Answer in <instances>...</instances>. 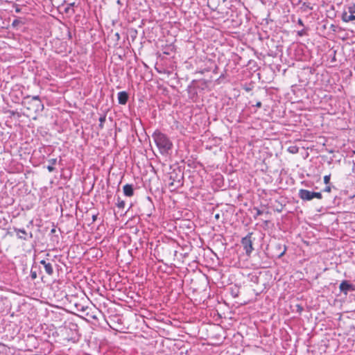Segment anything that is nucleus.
<instances>
[{
	"label": "nucleus",
	"mask_w": 355,
	"mask_h": 355,
	"mask_svg": "<svg viewBox=\"0 0 355 355\" xmlns=\"http://www.w3.org/2000/svg\"><path fill=\"white\" fill-rule=\"evenodd\" d=\"M152 137L159 153L162 155H168L173 147V143L169 138L159 130L155 131Z\"/></svg>",
	"instance_id": "f257e3e1"
},
{
	"label": "nucleus",
	"mask_w": 355,
	"mask_h": 355,
	"mask_svg": "<svg viewBox=\"0 0 355 355\" xmlns=\"http://www.w3.org/2000/svg\"><path fill=\"white\" fill-rule=\"evenodd\" d=\"M252 233H248V235L243 237L241 240V244L243 247V249L245 251L247 255H250L254 248L252 247V241L251 239Z\"/></svg>",
	"instance_id": "f03ea898"
},
{
	"label": "nucleus",
	"mask_w": 355,
	"mask_h": 355,
	"mask_svg": "<svg viewBox=\"0 0 355 355\" xmlns=\"http://www.w3.org/2000/svg\"><path fill=\"white\" fill-rule=\"evenodd\" d=\"M26 101H27V103H36V109L37 110H44V104L42 103L41 99L39 96H28L25 98Z\"/></svg>",
	"instance_id": "7ed1b4c3"
},
{
	"label": "nucleus",
	"mask_w": 355,
	"mask_h": 355,
	"mask_svg": "<svg viewBox=\"0 0 355 355\" xmlns=\"http://www.w3.org/2000/svg\"><path fill=\"white\" fill-rule=\"evenodd\" d=\"M339 288L341 293L347 295L349 291H355V285L350 284L347 280H344L340 283Z\"/></svg>",
	"instance_id": "20e7f679"
},
{
	"label": "nucleus",
	"mask_w": 355,
	"mask_h": 355,
	"mask_svg": "<svg viewBox=\"0 0 355 355\" xmlns=\"http://www.w3.org/2000/svg\"><path fill=\"white\" fill-rule=\"evenodd\" d=\"M312 191L306 190V189H300L299 190V197L303 200H311L313 199V196L311 195Z\"/></svg>",
	"instance_id": "39448f33"
},
{
	"label": "nucleus",
	"mask_w": 355,
	"mask_h": 355,
	"mask_svg": "<svg viewBox=\"0 0 355 355\" xmlns=\"http://www.w3.org/2000/svg\"><path fill=\"white\" fill-rule=\"evenodd\" d=\"M40 264H42L44 268L45 272L49 275L51 276L53 274V268L51 263L46 261L45 260L40 261Z\"/></svg>",
	"instance_id": "423d86ee"
},
{
	"label": "nucleus",
	"mask_w": 355,
	"mask_h": 355,
	"mask_svg": "<svg viewBox=\"0 0 355 355\" xmlns=\"http://www.w3.org/2000/svg\"><path fill=\"white\" fill-rule=\"evenodd\" d=\"M76 309L78 311L82 312L83 313H85L86 316H88L92 319H96V317L95 315H91L87 310L89 309V307L87 306H83L80 304H76Z\"/></svg>",
	"instance_id": "0eeeda50"
},
{
	"label": "nucleus",
	"mask_w": 355,
	"mask_h": 355,
	"mask_svg": "<svg viewBox=\"0 0 355 355\" xmlns=\"http://www.w3.org/2000/svg\"><path fill=\"white\" fill-rule=\"evenodd\" d=\"M14 231L16 232L17 236L18 239L26 241L28 240L27 236L28 233L24 229H19L17 227H14Z\"/></svg>",
	"instance_id": "6e6552de"
},
{
	"label": "nucleus",
	"mask_w": 355,
	"mask_h": 355,
	"mask_svg": "<svg viewBox=\"0 0 355 355\" xmlns=\"http://www.w3.org/2000/svg\"><path fill=\"white\" fill-rule=\"evenodd\" d=\"M128 94L126 92H120L118 93V102L121 105H125L128 100Z\"/></svg>",
	"instance_id": "1a4fd4ad"
},
{
	"label": "nucleus",
	"mask_w": 355,
	"mask_h": 355,
	"mask_svg": "<svg viewBox=\"0 0 355 355\" xmlns=\"http://www.w3.org/2000/svg\"><path fill=\"white\" fill-rule=\"evenodd\" d=\"M275 248L277 250V256L279 258L282 257L286 251V247L281 243H277L275 245Z\"/></svg>",
	"instance_id": "9d476101"
},
{
	"label": "nucleus",
	"mask_w": 355,
	"mask_h": 355,
	"mask_svg": "<svg viewBox=\"0 0 355 355\" xmlns=\"http://www.w3.org/2000/svg\"><path fill=\"white\" fill-rule=\"evenodd\" d=\"M342 20L345 22H349L355 20V14L349 13L347 11H344L342 14Z\"/></svg>",
	"instance_id": "9b49d317"
},
{
	"label": "nucleus",
	"mask_w": 355,
	"mask_h": 355,
	"mask_svg": "<svg viewBox=\"0 0 355 355\" xmlns=\"http://www.w3.org/2000/svg\"><path fill=\"white\" fill-rule=\"evenodd\" d=\"M124 194L128 197H131L134 195V189L132 184H126L123 188Z\"/></svg>",
	"instance_id": "f8f14e48"
},
{
	"label": "nucleus",
	"mask_w": 355,
	"mask_h": 355,
	"mask_svg": "<svg viewBox=\"0 0 355 355\" xmlns=\"http://www.w3.org/2000/svg\"><path fill=\"white\" fill-rule=\"evenodd\" d=\"M49 165L47 166V170L49 171V172H53L55 171V168L53 167V165H55L56 163H57V159L55 158H53V159H49Z\"/></svg>",
	"instance_id": "ddd939ff"
},
{
	"label": "nucleus",
	"mask_w": 355,
	"mask_h": 355,
	"mask_svg": "<svg viewBox=\"0 0 355 355\" xmlns=\"http://www.w3.org/2000/svg\"><path fill=\"white\" fill-rule=\"evenodd\" d=\"M125 201L121 200L120 197L117 198L116 206L119 209H123L125 207Z\"/></svg>",
	"instance_id": "4468645a"
},
{
	"label": "nucleus",
	"mask_w": 355,
	"mask_h": 355,
	"mask_svg": "<svg viewBox=\"0 0 355 355\" xmlns=\"http://www.w3.org/2000/svg\"><path fill=\"white\" fill-rule=\"evenodd\" d=\"M28 105H30L31 106H28L27 107V109L28 110H33L34 112L37 113V112H42V110H37L36 109V103H28Z\"/></svg>",
	"instance_id": "2eb2a0df"
},
{
	"label": "nucleus",
	"mask_w": 355,
	"mask_h": 355,
	"mask_svg": "<svg viewBox=\"0 0 355 355\" xmlns=\"http://www.w3.org/2000/svg\"><path fill=\"white\" fill-rule=\"evenodd\" d=\"M347 12L351 14H355V3H352L347 7Z\"/></svg>",
	"instance_id": "dca6fc26"
},
{
	"label": "nucleus",
	"mask_w": 355,
	"mask_h": 355,
	"mask_svg": "<svg viewBox=\"0 0 355 355\" xmlns=\"http://www.w3.org/2000/svg\"><path fill=\"white\" fill-rule=\"evenodd\" d=\"M105 119H106V116H105V115L101 116L99 118V122H100V123H99V127H100L101 128H103V124H104V123H105Z\"/></svg>",
	"instance_id": "f3484780"
},
{
	"label": "nucleus",
	"mask_w": 355,
	"mask_h": 355,
	"mask_svg": "<svg viewBox=\"0 0 355 355\" xmlns=\"http://www.w3.org/2000/svg\"><path fill=\"white\" fill-rule=\"evenodd\" d=\"M311 195L313 196V199L314 198H318V199H321L322 198V193L320 192L312 191Z\"/></svg>",
	"instance_id": "a211bd4d"
},
{
	"label": "nucleus",
	"mask_w": 355,
	"mask_h": 355,
	"mask_svg": "<svg viewBox=\"0 0 355 355\" xmlns=\"http://www.w3.org/2000/svg\"><path fill=\"white\" fill-rule=\"evenodd\" d=\"M330 178H331V175H324V182L325 184H329L330 183Z\"/></svg>",
	"instance_id": "6ab92c4d"
},
{
	"label": "nucleus",
	"mask_w": 355,
	"mask_h": 355,
	"mask_svg": "<svg viewBox=\"0 0 355 355\" xmlns=\"http://www.w3.org/2000/svg\"><path fill=\"white\" fill-rule=\"evenodd\" d=\"M254 209L256 210V215L254 216V218H257V216H259L263 214V211L257 207H254Z\"/></svg>",
	"instance_id": "aec40b11"
},
{
	"label": "nucleus",
	"mask_w": 355,
	"mask_h": 355,
	"mask_svg": "<svg viewBox=\"0 0 355 355\" xmlns=\"http://www.w3.org/2000/svg\"><path fill=\"white\" fill-rule=\"evenodd\" d=\"M289 151L292 153H297V148L295 146L289 148Z\"/></svg>",
	"instance_id": "412c9836"
},
{
	"label": "nucleus",
	"mask_w": 355,
	"mask_h": 355,
	"mask_svg": "<svg viewBox=\"0 0 355 355\" xmlns=\"http://www.w3.org/2000/svg\"><path fill=\"white\" fill-rule=\"evenodd\" d=\"M331 190V187L329 185H327V187H325V188L324 189V192H330Z\"/></svg>",
	"instance_id": "4be33fe9"
},
{
	"label": "nucleus",
	"mask_w": 355,
	"mask_h": 355,
	"mask_svg": "<svg viewBox=\"0 0 355 355\" xmlns=\"http://www.w3.org/2000/svg\"><path fill=\"white\" fill-rule=\"evenodd\" d=\"M31 278H32L33 279H36V277H37V273H36V272H35V271H31Z\"/></svg>",
	"instance_id": "5701e85b"
},
{
	"label": "nucleus",
	"mask_w": 355,
	"mask_h": 355,
	"mask_svg": "<svg viewBox=\"0 0 355 355\" xmlns=\"http://www.w3.org/2000/svg\"><path fill=\"white\" fill-rule=\"evenodd\" d=\"M304 34H305V31H304V30L299 31L297 32V35H298L299 36H303Z\"/></svg>",
	"instance_id": "b1692460"
},
{
	"label": "nucleus",
	"mask_w": 355,
	"mask_h": 355,
	"mask_svg": "<svg viewBox=\"0 0 355 355\" xmlns=\"http://www.w3.org/2000/svg\"><path fill=\"white\" fill-rule=\"evenodd\" d=\"M297 24L302 26H304V24H303V21L301 19H299L298 21H297Z\"/></svg>",
	"instance_id": "393cba45"
},
{
	"label": "nucleus",
	"mask_w": 355,
	"mask_h": 355,
	"mask_svg": "<svg viewBox=\"0 0 355 355\" xmlns=\"http://www.w3.org/2000/svg\"><path fill=\"white\" fill-rule=\"evenodd\" d=\"M33 237V235L32 232L28 233V236H27L28 239H32Z\"/></svg>",
	"instance_id": "a878e982"
},
{
	"label": "nucleus",
	"mask_w": 355,
	"mask_h": 355,
	"mask_svg": "<svg viewBox=\"0 0 355 355\" xmlns=\"http://www.w3.org/2000/svg\"><path fill=\"white\" fill-rule=\"evenodd\" d=\"M257 107H261V103L260 101L257 102L255 105Z\"/></svg>",
	"instance_id": "bb28decb"
},
{
	"label": "nucleus",
	"mask_w": 355,
	"mask_h": 355,
	"mask_svg": "<svg viewBox=\"0 0 355 355\" xmlns=\"http://www.w3.org/2000/svg\"><path fill=\"white\" fill-rule=\"evenodd\" d=\"M33 220H30L28 223V225H27V227H28L29 226L33 225Z\"/></svg>",
	"instance_id": "cd10ccee"
},
{
	"label": "nucleus",
	"mask_w": 355,
	"mask_h": 355,
	"mask_svg": "<svg viewBox=\"0 0 355 355\" xmlns=\"http://www.w3.org/2000/svg\"><path fill=\"white\" fill-rule=\"evenodd\" d=\"M232 295H233L234 297H237V296H238V293H237L234 292L233 291H232Z\"/></svg>",
	"instance_id": "c85d7f7f"
},
{
	"label": "nucleus",
	"mask_w": 355,
	"mask_h": 355,
	"mask_svg": "<svg viewBox=\"0 0 355 355\" xmlns=\"http://www.w3.org/2000/svg\"><path fill=\"white\" fill-rule=\"evenodd\" d=\"M96 218H97V215H93L92 216V220L93 221H95L96 220Z\"/></svg>",
	"instance_id": "c756f323"
},
{
	"label": "nucleus",
	"mask_w": 355,
	"mask_h": 355,
	"mask_svg": "<svg viewBox=\"0 0 355 355\" xmlns=\"http://www.w3.org/2000/svg\"><path fill=\"white\" fill-rule=\"evenodd\" d=\"M56 232L55 229V228H53L51 230V233L53 234Z\"/></svg>",
	"instance_id": "7c9ffc66"
},
{
	"label": "nucleus",
	"mask_w": 355,
	"mask_h": 355,
	"mask_svg": "<svg viewBox=\"0 0 355 355\" xmlns=\"http://www.w3.org/2000/svg\"><path fill=\"white\" fill-rule=\"evenodd\" d=\"M116 3H117L118 4H121V1H120V0H118V1H116Z\"/></svg>",
	"instance_id": "2f4dec72"
},
{
	"label": "nucleus",
	"mask_w": 355,
	"mask_h": 355,
	"mask_svg": "<svg viewBox=\"0 0 355 355\" xmlns=\"http://www.w3.org/2000/svg\"><path fill=\"white\" fill-rule=\"evenodd\" d=\"M74 4H75V3H70V4H69V6H74Z\"/></svg>",
	"instance_id": "473e14b6"
},
{
	"label": "nucleus",
	"mask_w": 355,
	"mask_h": 355,
	"mask_svg": "<svg viewBox=\"0 0 355 355\" xmlns=\"http://www.w3.org/2000/svg\"><path fill=\"white\" fill-rule=\"evenodd\" d=\"M116 36L119 38V33H116Z\"/></svg>",
	"instance_id": "72a5a7b5"
},
{
	"label": "nucleus",
	"mask_w": 355,
	"mask_h": 355,
	"mask_svg": "<svg viewBox=\"0 0 355 355\" xmlns=\"http://www.w3.org/2000/svg\"><path fill=\"white\" fill-rule=\"evenodd\" d=\"M216 218H219V214H216Z\"/></svg>",
	"instance_id": "f704fd0d"
},
{
	"label": "nucleus",
	"mask_w": 355,
	"mask_h": 355,
	"mask_svg": "<svg viewBox=\"0 0 355 355\" xmlns=\"http://www.w3.org/2000/svg\"><path fill=\"white\" fill-rule=\"evenodd\" d=\"M69 7L67 8H66V12H68V11H69Z\"/></svg>",
	"instance_id": "c9c22d12"
}]
</instances>
